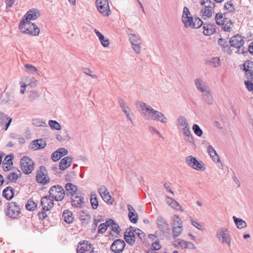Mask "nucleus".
Returning a JSON list of instances; mask_svg holds the SVG:
<instances>
[{"mask_svg":"<svg viewBox=\"0 0 253 253\" xmlns=\"http://www.w3.org/2000/svg\"><path fill=\"white\" fill-rule=\"evenodd\" d=\"M135 106L145 119L159 121L163 124L168 122L167 118L162 113L154 110L148 104L138 101L136 102Z\"/></svg>","mask_w":253,"mask_h":253,"instance_id":"f257e3e1","label":"nucleus"},{"mask_svg":"<svg viewBox=\"0 0 253 253\" xmlns=\"http://www.w3.org/2000/svg\"><path fill=\"white\" fill-rule=\"evenodd\" d=\"M216 23L221 25V29L225 32H230L232 30L234 23L229 19L226 17L225 13H218L215 17Z\"/></svg>","mask_w":253,"mask_h":253,"instance_id":"f03ea898","label":"nucleus"},{"mask_svg":"<svg viewBox=\"0 0 253 253\" xmlns=\"http://www.w3.org/2000/svg\"><path fill=\"white\" fill-rule=\"evenodd\" d=\"M19 28L21 30L24 29L23 31L24 33L29 34L33 36L39 35L40 32V29L36 24L24 21H21Z\"/></svg>","mask_w":253,"mask_h":253,"instance_id":"7ed1b4c3","label":"nucleus"},{"mask_svg":"<svg viewBox=\"0 0 253 253\" xmlns=\"http://www.w3.org/2000/svg\"><path fill=\"white\" fill-rule=\"evenodd\" d=\"M244 38L242 36L237 34L230 38L229 44L230 46L238 49V54L247 53V51H245L244 48H241L245 43Z\"/></svg>","mask_w":253,"mask_h":253,"instance_id":"20e7f679","label":"nucleus"},{"mask_svg":"<svg viewBox=\"0 0 253 253\" xmlns=\"http://www.w3.org/2000/svg\"><path fill=\"white\" fill-rule=\"evenodd\" d=\"M20 165L22 171L26 174H30L34 169V163L28 156H23L20 160Z\"/></svg>","mask_w":253,"mask_h":253,"instance_id":"39448f33","label":"nucleus"},{"mask_svg":"<svg viewBox=\"0 0 253 253\" xmlns=\"http://www.w3.org/2000/svg\"><path fill=\"white\" fill-rule=\"evenodd\" d=\"M49 196L56 201L63 200L65 197V192L63 187L59 185L51 186L49 191Z\"/></svg>","mask_w":253,"mask_h":253,"instance_id":"423d86ee","label":"nucleus"},{"mask_svg":"<svg viewBox=\"0 0 253 253\" xmlns=\"http://www.w3.org/2000/svg\"><path fill=\"white\" fill-rule=\"evenodd\" d=\"M129 39L131 44V47L136 53H139L141 51L142 41L139 35L127 33Z\"/></svg>","mask_w":253,"mask_h":253,"instance_id":"0eeeda50","label":"nucleus"},{"mask_svg":"<svg viewBox=\"0 0 253 253\" xmlns=\"http://www.w3.org/2000/svg\"><path fill=\"white\" fill-rule=\"evenodd\" d=\"M95 5L99 12L104 16L111 13L108 0H96Z\"/></svg>","mask_w":253,"mask_h":253,"instance_id":"6e6552de","label":"nucleus"},{"mask_svg":"<svg viewBox=\"0 0 253 253\" xmlns=\"http://www.w3.org/2000/svg\"><path fill=\"white\" fill-rule=\"evenodd\" d=\"M185 162L189 167L197 170L204 171L206 169L205 165L192 155L185 158Z\"/></svg>","mask_w":253,"mask_h":253,"instance_id":"1a4fd4ad","label":"nucleus"},{"mask_svg":"<svg viewBox=\"0 0 253 253\" xmlns=\"http://www.w3.org/2000/svg\"><path fill=\"white\" fill-rule=\"evenodd\" d=\"M20 206L15 202H11L7 206L6 214L13 219L16 218L20 213Z\"/></svg>","mask_w":253,"mask_h":253,"instance_id":"9d476101","label":"nucleus"},{"mask_svg":"<svg viewBox=\"0 0 253 253\" xmlns=\"http://www.w3.org/2000/svg\"><path fill=\"white\" fill-rule=\"evenodd\" d=\"M98 192L105 202L109 205L113 204L114 199L111 196L109 192L105 186H101L98 188Z\"/></svg>","mask_w":253,"mask_h":253,"instance_id":"9b49d317","label":"nucleus"},{"mask_svg":"<svg viewBox=\"0 0 253 253\" xmlns=\"http://www.w3.org/2000/svg\"><path fill=\"white\" fill-rule=\"evenodd\" d=\"M37 181L42 184H45L49 181V178L46 174V170L44 166L40 167V170L37 172L36 176Z\"/></svg>","mask_w":253,"mask_h":253,"instance_id":"f8f14e48","label":"nucleus"},{"mask_svg":"<svg viewBox=\"0 0 253 253\" xmlns=\"http://www.w3.org/2000/svg\"><path fill=\"white\" fill-rule=\"evenodd\" d=\"M217 237L219 240L221 238V243L222 244L226 243L229 246L230 245L231 239L226 228H221L219 229L217 232Z\"/></svg>","mask_w":253,"mask_h":253,"instance_id":"ddd939ff","label":"nucleus"},{"mask_svg":"<svg viewBox=\"0 0 253 253\" xmlns=\"http://www.w3.org/2000/svg\"><path fill=\"white\" fill-rule=\"evenodd\" d=\"M126 243L124 240L118 239L113 242L111 246V250L115 253H121L124 249Z\"/></svg>","mask_w":253,"mask_h":253,"instance_id":"4468645a","label":"nucleus"},{"mask_svg":"<svg viewBox=\"0 0 253 253\" xmlns=\"http://www.w3.org/2000/svg\"><path fill=\"white\" fill-rule=\"evenodd\" d=\"M40 16L39 11L37 9H32L27 12L21 21L30 22V20H34L37 19Z\"/></svg>","mask_w":253,"mask_h":253,"instance_id":"2eb2a0df","label":"nucleus"},{"mask_svg":"<svg viewBox=\"0 0 253 253\" xmlns=\"http://www.w3.org/2000/svg\"><path fill=\"white\" fill-rule=\"evenodd\" d=\"M157 224L159 229L163 233H168L170 230L167 221L162 216H159L157 218Z\"/></svg>","mask_w":253,"mask_h":253,"instance_id":"dca6fc26","label":"nucleus"},{"mask_svg":"<svg viewBox=\"0 0 253 253\" xmlns=\"http://www.w3.org/2000/svg\"><path fill=\"white\" fill-rule=\"evenodd\" d=\"M41 205L43 211H50L53 207L54 203L52 199L48 196L43 197L41 199Z\"/></svg>","mask_w":253,"mask_h":253,"instance_id":"f3484780","label":"nucleus"},{"mask_svg":"<svg viewBox=\"0 0 253 253\" xmlns=\"http://www.w3.org/2000/svg\"><path fill=\"white\" fill-rule=\"evenodd\" d=\"M80 221L82 226L86 227L91 221V215L88 211H80Z\"/></svg>","mask_w":253,"mask_h":253,"instance_id":"a211bd4d","label":"nucleus"},{"mask_svg":"<svg viewBox=\"0 0 253 253\" xmlns=\"http://www.w3.org/2000/svg\"><path fill=\"white\" fill-rule=\"evenodd\" d=\"M124 239L129 245L132 246L134 244L135 236L134 233L130 230V228L126 229L124 233Z\"/></svg>","mask_w":253,"mask_h":253,"instance_id":"6ab92c4d","label":"nucleus"},{"mask_svg":"<svg viewBox=\"0 0 253 253\" xmlns=\"http://www.w3.org/2000/svg\"><path fill=\"white\" fill-rule=\"evenodd\" d=\"M194 83L198 90L202 93L210 89L206 83L202 79L197 78L195 79Z\"/></svg>","mask_w":253,"mask_h":253,"instance_id":"aec40b11","label":"nucleus"},{"mask_svg":"<svg viewBox=\"0 0 253 253\" xmlns=\"http://www.w3.org/2000/svg\"><path fill=\"white\" fill-rule=\"evenodd\" d=\"M216 29L215 24L206 23L203 25V33L206 36L211 35L216 32Z\"/></svg>","mask_w":253,"mask_h":253,"instance_id":"412c9836","label":"nucleus"},{"mask_svg":"<svg viewBox=\"0 0 253 253\" xmlns=\"http://www.w3.org/2000/svg\"><path fill=\"white\" fill-rule=\"evenodd\" d=\"M80 253H93L92 245L88 241L80 243Z\"/></svg>","mask_w":253,"mask_h":253,"instance_id":"4be33fe9","label":"nucleus"},{"mask_svg":"<svg viewBox=\"0 0 253 253\" xmlns=\"http://www.w3.org/2000/svg\"><path fill=\"white\" fill-rule=\"evenodd\" d=\"M128 211V217L130 221L133 223H136L138 221V214L135 212L134 209L130 205H127Z\"/></svg>","mask_w":253,"mask_h":253,"instance_id":"5701e85b","label":"nucleus"},{"mask_svg":"<svg viewBox=\"0 0 253 253\" xmlns=\"http://www.w3.org/2000/svg\"><path fill=\"white\" fill-rule=\"evenodd\" d=\"M46 145L45 141L42 139H36L31 144V148L34 150L41 149L44 148Z\"/></svg>","mask_w":253,"mask_h":253,"instance_id":"b1692460","label":"nucleus"},{"mask_svg":"<svg viewBox=\"0 0 253 253\" xmlns=\"http://www.w3.org/2000/svg\"><path fill=\"white\" fill-rule=\"evenodd\" d=\"M183 133L184 136V140L186 142L195 145L193 136L191 133L189 127L186 128H182Z\"/></svg>","mask_w":253,"mask_h":253,"instance_id":"393cba45","label":"nucleus"},{"mask_svg":"<svg viewBox=\"0 0 253 253\" xmlns=\"http://www.w3.org/2000/svg\"><path fill=\"white\" fill-rule=\"evenodd\" d=\"M218 44L222 48V51L226 52L229 54H232V50L229 46L228 42L222 38H219L218 40Z\"/></svg>","mask_w":253,"mask_h":253,"instance_id":"a878e982","label":"nucleus"},{"mask_svg":"<svg viewBox=\"0 0 253 253\" xmlns=\"http://www.w3.org/2000/svg\"><path fill=\"white\" fill-rule=\"evenodd\" d=\"M207 151L210 157L214 162L221 163L220 160L216 151L211 145L208 146Z\"/></svg>","mask_w":253,"mask_h":253,"instance_id":"bb28decb","label":"nucleus"},{"mask_svg":"<svg viewBox=\"0 0 253 253\" xmlns=\"http://www.w3.org/2000/svg\"><path fill=\"white\" fill-rule=\"evenodd\" d=\"M72 159V158L68 156L62 159L60 162V169L63 170L69 168L71 166Z\"/></svg>","mask_w":253,"mask_h":253,"instance_id":"cd10ccee","label":"nucleus"},{"mask_svg":"<svg viewBox=\"0 0 253 253\" xmlns=\"http://www.w3.org/2000/svg\"><path fill=\"white\" fill-rule=\"evenodd\" d=\"M14 195V190L11 186L6 187L2 191V196L7 200H11Z\"/></svg>","mask_w":253,"mask_h":253,"instance_id":"c85d7f7f","label":"nucleus"},{"mask_svg":"<svg viewBox=\"0 0 253 253\" xmlns=\"http://www.w3.org/2000/svg\"><path fill=\"white\" fill-rule=\"evenodd\" d=\"M202 97L204 101L209 105H212L213 104L214 100L210 89L202 92Z\"/></svg>","mask_w":253,"mask_h":253,"instance_id":"c756f323","label":"nucleus"},{"mask_svg":"<svg viewBox=\"0 0 253 253\" xmlns=\"http://www.w3.org/2000/svg\"><path fill=\"white\" fill-rule=\"evenodd\" d=\"M90 202L92 209L96 210L98 207L97 196L95 192H91L90 196Z\"/></svg>","mask_w":253,"mask_h":253,"instance_id":"7c9ffc66","label":"nucleus"},{"mask_svg":"<svg viewBox=\"0 0 253 253\" xmlns=\"http://www.w3.org/2000/svg\"><path fill=\"white\" fill-rule=\"evenodd\" d=\"M106 223L109 227H111V230L117 234H119L121 231L119 225L115 222L112 219H109L106 221Z\"/></svg>","mask_w":253,"mask_h":253,"instance_id":"2f4dec72","label":"nucleus"},{"mask_svg":"<svg viewBox=\"0 0 253 253\" xmlns=\"http://www.w3.org/2000/svg\"><path fill=\"white\" fill-rule=\"evenodd\" d=\"M183 230V226H176V224H173L172 228V237L175 239L180 236Z\"/></svg>","mask_w":253,"mask_h":253,"instance_id":"473e14b6","label":"nucleus"},{"mask_svg":"<svg viewBox=\"0 0 253 253\" xmlns=\"http://www.w3.org/2000/svg\"><path fill=\"white\" fill-rule=\"evenodd\" d=\"M65 189L68 192V194H70L72 196L76 194L78 190L77 186L71 183H67L65 185Z\"/></svg>","mask_w":253,"mask_h":253,"instance_id":"72a5a7b5","label":"nucleus"},{"mask_svg":"<svg viewBox=\"0 0 253 253\" xmlns=\"http://www.w3.org/2000/svg\"><path fill=\"white\" fill-rule=\"evenodd\" d=\"M62 219L67 223H72L74 219L73 213L68 210L64 211L62 214Z\"/></svg>","mask_w":253,"mask_h":253,"instance_id":"f704fd0d","label":"nucleus"},{"mask_svg":"<svg viewBox=\"0 0 253 253\" xmlns=\"http://www.w3.org/2000/svg\"><path fill=\"white\" fill-rule=\"evenodd\" d=\"M166 198V202L167 204H169L171 208L176 210H179L180 209H181V207L179 204V203L174 199L169 197L168 196H167Z\"/></svg>","mask_w":253,"mask_h":253,"instance_id":"c9c22d12","label":"nucleus"},{"mask_svg":"<svg viewBox=\"0 0 253 253\" xmlns=\"http://www.w3.org/2000/svg\"><path fill=\"white\" fill-rule=\"evenodd\" d=\"M233 218L234 221L238 228L242 229L243 228L247 227V223L244 220H243L242 219L237 218L235 216H233Z\"/></svg>","mask_w":253,"mask_h":253,"instance_id":"e433bc0d","label":"nucleus"},{"mask_svg":"<svg viewBox=\"0 0 253 253\" xmlns=\"http://www.w3.org/2000/svg\"><path fill=\"white\" fill-rule=\"evenodd\" d=\"M18 178L17 173L15 172H10L7 175L5 180V184H8L9 182H15Z\"/></svg>","mask_w":253,"mask_h":253,"instance_id":"4c0bfd02","label":"nucleus"},{"mask_svg":"<svg viewBox=\"0 0 253 253\" xmlns=\"http://www.w3.org/2000/svg\"><path fill=\"white\" fill-rule=\"evenodd\" d=\"M206 64L212 67H217L220 65V61L218 57H214L207 60Z\"/></svg>","mask_w":253,"mask_h":253,"instance_id":"58836bf2","label":"nucleus"},{"mask_svg":"<svg viewBox=\"0 0 253 253\" xmlns=\"http://www.w3.org/2000/svg\"><path fill=\"white\" fill-rule=\"evenodd\" d=\"M38 204L32 199H29L26 204V208L29 211H34L37 207Z\"/></svg>","mask_w":253,"mask_h":253,"instance_id":"ea45409f","label":"nucleus"},{"mask_svg":"<svg viewBox=\"0 0 253 253\" xmlns=\"http://www.w3.org/2000/svg\"><path fill=\"white\" fill-rule=\"evenodd\" d=\"M243 70L244 72L253 71V61L251 60H247L243 64Z\"/></svg>","mask_w":253,"mask_h":253,"instance_id":"a19ab883","label":"nucleus"},{"mask_svg":"<svg viewBox=\"0 0 253 253\" xmlns=\"http://www.w3.org/2000/svg\"><path fill=\"white\" fill-rule=\"evenodd\" d=\"M201 4L204 6V7L212 10L215 7V3L211 0H203Z\"/></svg>","mask_w":253,"mask_h":253,"instance_id":"79ce46f5","label":"nucleus"},{"mask_svg":"<svg viewBox=\"0 0 253 253\" xmlns=\"http://www.w3.org/2000/svg\"><path fill=\"white\" fill-rule=\"evenodd\" d=\"M194 18L192 16L184 17L182 16V21L186 28L192 26Z\"/></svg>","mask_w":253,"mask_h":253,"instance_id":"37998d69","label":"nucleus"},{"mask_svg":"<svg viewBox=\"0 0 253 253\" xmlns=\"http://www.w3.org/2000/svg\"><path fill=\"white\" fill-rule=\"evenodd\" d=\"M201 13L203 18L206 19L207 18H210L212 16V10L203 7L201 10Z\"/></svg>","mask_w":253,"mask_h":253,"instance_id":"c03bdc74","label":"nucleus"},{"mask_svg":"<svg viewBox=\"0 0 253 253\" xmlns=\"http://www.w3.org/2000/svg\"><path fill=\"white\" fill-rule=\"evenodd\" d=\"M122 111L124 113L126 118L133 124L132 118L133 116V114L128 107H126L122 109Z\"/></svg>","mask_w":253,"mask_h":253,"instance_id":"a18cd8bd","label":"nucleus"},{"mask_svg":"<svg viewBox=\"0 0 253 253\" xmlns=\"http://www.w3.org/2000/svg\"><path fill=\"white\" fill-rule=\"evenodd\" d=\"M32 80L30 84L27 82V84H26L25 83H22L21 84V90L20 93L22 94H24L26 91V87L27 85H31L32 86H35L37 85V81L35 80L34 78H32Z\"/></svg>","mask_w":253,"mask_h":253,"instance_id":"49530a36","label":"nucleus"},{"mask_svg":"<svg viewBox=\"0 0 253 253\" xmlns=\"http://www.w3.org/2000/svg\"><path fill=\"white\" fill-rule=\"evenodd\" d=\"M10 100V94L9 92H4L0 97V101L1 104H4Z\"/></svg>","mask_w":253,"mask_h":253,"instance_id":"de8ad7c7","label":"nucleus"},{"mask_svg":"<svg viewBox=\"0 0 253 253\" xmlns=\"http://www.w3.org/2000/svg\"><path fill=\"white\" fill-rule=\"evenodd\" d=\"M178 125L182 126V128H186L189 126L186 119L184 116H180L177 119Z\"/></svg>","mask_w":253,"mask_h":253,"instance_id":"09e8293b","label":"nucleus"},{"mask_svg":"<svg viewBox=\"0 0 253 253\" xmlns=\"http://www.w3.org/2000/svg\"><path fill=\"white\" fill-rule=\"evenodd\" d=\"M202 25H204V23L200 18L198 17L194 18L193 22L191 26L193 28L198 29Z\"/></svg>","mask_w":253,"mask_h":253,"instance_id":"8fccbe9b","label":"nucleus"},{"mask_svg":"<svg viewBox=\"0 0 253 253\" xmlns=\"http://www.w3.org/2000/svg\"><path fill=\"white\" fill-rule=\"evenodd\" d=\"M48 125L52 129L59 130L61 128L60 125L56 121L49 120Z\"/></svg>","mask_w":253,"mask_h":253,"instance_id":"3c124183","label":"nucleus"},{"mask_svg":"<svg viewBox=\"0 0 253 253\" xmlns=\"http://www.w3.org/2000/svg\"><path fill=\"white\" fill-rule=\"evenodd\" d=\"M24 67L26 69V72L29 74H34L36 73L38 70L36 67L30 64H25Z\"/></svg>","mask_w":253,"mask_h":253,"instance_id":"603ef678","label":"nucleus"},{"mask_svg":"<svg viewBox=\"0 0 253 253\" xmlns=\"http://www.w3.org/2000/svg\"><path fill=\"white\" fill-rule=\"evenodd\" d=\"M192 129L195 134L197 135L198 136L200 137L203 135V130L198 125H193L192 126Z\"/></svg>","mask_w":253,"mask_h":253,"instance_id":"864d4df0","label":"nucleus"},{"mask_svg":"<svg viewBox=\"0 0 253 253\" xmlns=\"http://www.w3.org/2000/svg\"><path fill=\"white\" fill-rule=\"evenodd\" d=\"M13 158V155H7L5 156L2 163L4 165H12L13 164L12 159Z\"/></svg>","mask_w":253,"mask_h":253,"instance_id":"5fc2aeb1","label":"nucleus"},{"mask_svg":"<svg viewBox=\"0 0 253 253\" xmlns=\"http://www.w3.org/2000/svg\"><path fill=\"white\" fill-rule=\"evenodd\" d=\"M33 125H34L35 126H43V127L47 126V125L45 122H44L40 119L33 120Z\"/></svg>","mask_w":253,"mask_h":253,"instance_id":"6e6d98bb","label":"nucleus"},{"mask_svg":"<svg viewBox=\"0 0 253 253\" xmlns=\"http://www.w3.org/2000/svg\"><path fill=\"white\" fill-rule=\"evenodd\" d=\"M224 8L229 12L234 11L235 9L232 1H229L226 2L224 4Z\"/></svg>","mask_w":253,"mask_h":253,"instance_id":"4d7b16f0","label":"nucleus"},{"mask_svg":"<svg viewBox=\"0 0 253 253\" xmlns=\"http://www.w3.org/2000/svg\"><path fill=\"white\" fill-rule=\"evenodd\" d=\"M82 71H83V72L85 74H86L87 75L89 76L92 79H97V75H96L95 74H91L92 73V71L89 68H82Z\"/></svg>","mask_w":253,"mask_h":253,"instance_id":"13d9d810","label":"nucleus"},{"mask_svg":"<svg viewBox=\"0 0 253 253\" xmlns=\"http://www.w3.org/2000/svg\"><path fill=\"white\" fill-rule=\"evenodd\" d=\"M108 226H109L106 223V222L100 224L98 227V233L99 234H103L107 230Z\"/></svg>","mask_w":253,"mask_h":253,"instance_id":"bf43d9fd","label":"nucleus"},{"mask_svg":"<svg viewBox=\"0 0 253 253\" xmlns=\"http://www.w3.org/2000/svg\"><path fill=\"white\" fill-rule=\"evenodd\" d=\"M177 244L175 245L176 247H179L182 249H185L186 241L184 240L178 239L175 241Z\"/></svg>","mask_w":253,"mask_h":253,"instance_id":"052dcab7","label":"nucleus"},{"mask_svg":"<svg viewBox=\"0 0 253 253\" xmlns=\"http://www.w3.org/2000/svg\"><path fill=\"white\" fill-rule=\"evenodd\" d=\"M136 231H137L136 234L141 242L144 243L146 240V234L140 229H137Z\"/></svg>","mask_w":253,"mask_h":253,"instance_id":"680f3d73","label":"nucleus"},{"mask_svg":"<svg viewBox=\"0 0 253 253\" xmlns=\"http://www.w3.org/2000/svg\"><path fill=\"white\" fill-rule=\"evenodd\" d=\"M172 219L173 221V224H176V226H182V221L180 218L179 216L175 214L173 216Z\"/></svg>","mask_w":253,"mask_h":253,"instance_id":"e2e57ef3","label":"nucleus"},{"mask_svg":"<svg viewBox=\"0 0 253 253\" xmlns=\"http://www.w3.org/2000/svg\"><path fill=\"white\" fill-rule=\"evenodd\" d=\"M10 136L11 138L15 139H18L19 142L20 143H24L25 142V139L19 134L15 133H12L11 134Z\"/></svg>","mask_w":253,"mask_h":253,"instance_id":"0e129e2a","label":"nucleus"},{"mask_svg":"<svg viewBox=\"0 0 253 253\" xmlns=\"http://www.w3.org/2000/svg\"><path fill=\"white\" fill-rule=\"evenodd\" d=\"M71 203L73 207L78 208L79 207V198L78 196H76L74 198L72 197Z\"/></svg>","mask_w":253,"mask_h":253,"instance_id":"69168bd1","label":"nucleus"},{"mask_svg":"<svg viewBox=\"0 0 253 253\" xmlns=\"http://www.w3.org/2000/svg\"><path fill=\"white\" fill-rule=\"evenodd\" d=\"M61 158V155L58 153V152H57V150L52 154L51 158L54 162L58 161Z\"/></svg>","mask_w":253,"mask_h":253,"instance_id":"338daca9","label":"nucleus"},{"mask_svg":"<svg viewBox=\"0 0 253 253\" xmlns=\"http://www.w3.org/2000/svg\"><path fill=\"white\" fill-rule=\"evenodd\" d=\"M245 72V77L247 79L246 81H253V71H248Z\"/></svg>","mask_w":253,"mask_h":253,"instance_id":"774afa93","label":"nucleus"}]
</instances>
